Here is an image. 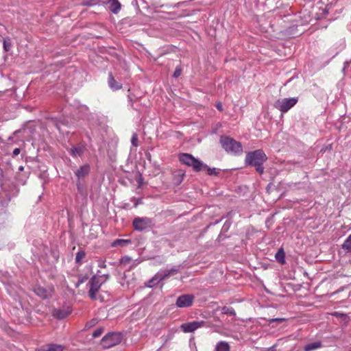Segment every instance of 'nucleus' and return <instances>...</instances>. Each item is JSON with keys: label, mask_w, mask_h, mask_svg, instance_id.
<instances>
[{"label": "nucleus", "mask_w": 351, "mask_h": 351, "mask_svg": "<svg viewBox=\"0 0 351 351\" xmlns=\"http://www.w3.org/2000/svg\"><path fill=\"white\" fill-rule=\"evenodd\" d=\"M86 256V253L84 251H79L77 254H76V256H75V261L78 264H81L83 259L85 258Z\"/></svg>", "instance_id": "obj_22"}, {"label": "nucleus", "mask_w": 351, "mask_h": 351, "mask_svg": "<svg viewBox=\"0 0 351 351\" xmlns=\"http://www.w3.org/2000/svg\"><path fill=\"white\" fill-rule=\"evenodd\" d=\"M84 5H88V3H84Z\"/></svg>", "instance_id": "obj_37"}, {"label": "nucleus", "mask_w": 351, "mask_h": 351, "mask_svg": "<svg viewBox=\"0 0 351 351\" xmlns=\"http://www.w3.org/2000/svg\"><path fill=\"white\" fill-rule=\"evenodd\" d=\"M88 279V277L86 276H81L79 278L78 281L77 282V287H78L80 285L84 283L86 280Z\"/></svg>", "instance_id": "obj_29"}, {"label": "nucleus", "mask_w": 351, "mask_h": 351, "mask_svg": "<svg viewBox=\"0 0 351 351\" xmlns=\"http://www.w3.org/2000/svg\"><path fill=\"white\" fill-rule=\"evenodd\" d=\"M108 278V276H93L90 278L89 281L90 289L88 291V294L91 299H96L97 293L99 290L102 284L107 280Z\"/></svg>", "instance_id": "obj_4"}, {"label": "nucleus", "mask_w": 351, "mask_h": 351, "mask_svg": "<svg viewBox=\"0 0 351 351\" xmlns=\"http://www.w3.org/2000/svg\"><path fill=\"white\" fill-rule=\"evenodd\" d=\"M71 308L69 306L63 308L55 309L53 312V315L58 319H63L70 315Z\"/></svg>", "instance_id": "obj_10"}, {"label": "nucleus", "mask_w": 351, "mask_h": 351, "mask_svg": "<svg viewBox=\"0 0 351 351\" xmlns=\"http://www.w3.org/2000/svg\"><path fill=\"white\" fill-rule=\"evenodd\" d=\"M138 135H137V134L134 133L132 134V136L131 138V143L132 144L133 146L136 147L138 146Z\"/></svg>", "instance_id": "obj_26"}, {"label": "nucleus", "mask_w": 351, "mask_h": 351, "mask_svg": "<svg viewBox=\"0 0 351 351\" xmlns=\"http://www.w3.org/2000/svg\"><path fill=\"white\" fill-rule=\"evenodd\" d=\"M274 321V319H273ZM282 319H275V321H281Z\"/></svg>", "instance_id": "obj_36"}, {"label": "nucleus", "mask_w": 351, "mask_h": 351, "mask_svg": "<svg viewBox=\"0 0 351 351\" xmlns=\"http://www.w3.org/2000/svg\"><path fill=\"white\" fill-rule=\"evenodd\" d=\"M109 2L110 3V10L114 13L117 14L119 10H121V3L118 0H109Z\"/></svg>", "instance_id": "obj_19"}, {"label": "nucleus", "mask_w": 351, "mask_h": 351, "mask_svg": "<svg viewBox=\"0 0 351 351\" xmlns=\"http://www.w3.org/2000/svg\"><path fill=\"white\" fill-rule=\"evenodd\" d=\"M178 159L182 164L192 167L195 171H200L203 169L204 163L190 154L181 153L178 155Z\"/></svg>", "instance_id": "obj_3"}, {"label": "nucleus", "mask_w": 351, "mask_h": 351, "mask_svg": "<svg viewBox=\"0 0 351 351\" xmlns=\"http://www.w3.org/2000/svg\"><path fill=\"white\" fill-rule=\"evenodd\" d=\"M90 170V167L88 165H84L81 167L76 172V176L80 179L84 178L86 176Z\"/></svg>", "instance_id": "obj_18"}, {"label": "nucleus", "mask_w": 351, "mask_h": 351, "mask_svg": "<svg viewBox=\"0 0 351 351\" xmlns=\"http://www.w3.org/2000/svg\"><path fill=\"white\" fill-rule=\"evenodd\" d=\"M130 241L129 240L125 239H117L113 242V246H123L125 244L129 243Z\"/></svg>", "instance_id": "obj_25"}, {"label": "nucleus", "mask_w": 351, "mask_h": 351, "mask_svg": "<svg viewBox=\"0 0 351 351\" xmlns=\"http://www.w3.org/2000/svg\"><path fill=\"white\" fill-rule=\"evenodd\" d=\"M220 143L222 147L228 152L234 155H241L243 153V147L241 143L229 136H221Z\"/></svg>", "instance_id": "obj_2"}, {"label": "nucleus", "mask_w": 351, "mask_h": 351, "mask_svg": "<svg viewBox=\"0 0 351 351\" xmlns=\"http://www.w3.org/2000/svg\"><path fill=\"white\" fill-rule=\"evenodd\" d=\"M36 293L41 297H45V291L40 288L37 289Z\"/></svg>", "instance_id": "obj_31"}, {"label": "nucleus", "mask_w": 351, "mask_h": 351, "mask_svg": "<svg viewBox=\"0 0 351 351\" xmlns=\"http://www.w3.org/2000/svg\"><path fill=\"white\" fill-rule=\"evenodd\" d=\"M217 109H219V110H221V109H222V108H221V105L220 104H217Z\"/></svg>", "instance_id": "obj_34"}, {"label": "nucleus", "mask_w": 351, "mask_h": 351, "mask_svg": "<svg viewBox=\"0 0 351 351\" xmlns=\"http://www.w3.org/2000/svg\"><path fill=\"white\" fill-rule=\"evenodd\" d=\"M122 339V336L119 333L112 332L104 336L102 339V343L105 348H111L119 344Z\"/></svg>", "instance_id": "obj_6"}, {"label": "nucleus", "mask_w": 351, "mask_h": 351, "mask_svg": "<svg viewBox=\"0 0 351 351\" xmlns=\"http://www.w3.org/2000/svg\"><path fill=\"white\" fill-rule=\"evenodd\" d=\"M205 326H207V324L204 321H193L182 324L180 326V328L184 332L188 333L193 332L196 330Z\"/></svg>", "instance_id": "obj_7"}, {"label": "nucleus", "mask_w": 351, "mask_h": 351, "mask_svg": "<svg viewBox=\"0 0 351 351\" xmlns=\"http://www.w3.org/2000/svg\"><path fill=\"white\" fill-rule=\"evenodd\" d=\"M179 267H173L170 269L167 270H161L158 271L160 274V278L162 280H165L171 276L175 275L179 272Z\"/></svg>", "instance_id": "obj_11"}, {"label": "nucleus", "mask_w": 351, "mask_h": 351, "mask_svg": "<svg viewBox=\"0 0 351 351\" xmlns=\"http://www.w3.org/2000/svg\"><path fill=\"white\" fill-rule=\"evenodd\" d=\"M348 351H351V350H348Z\"/></svg>", "instance_id": "obj_38"}, {"label": "nucleus", "mask_w": 351, "mask_h": 351, "mask_svg": "<svg viewBox=\"0 0 351 351\" xmlns=\"http://www.w3.org/2000/svg\"><path fill=\"white\" fill-rule=\"evenodd\" d=\"M323 347L322 343L320 341H315L308 343L304 347V351H313Z\"/></svg>", "instance_id": "obj_14"}, {"label": "nucleus", "mask_w": 351, "mask_h": 351, "mask_svg": "<svg viewBox=\"0 0 351 351\" xmlns=\"http://www.w3.org/2000/svg\"><path fill=\"white\" fill-rule=\"evenodd\" d=\"M12 47V43L8 37L3 39V49L5 51H9Z\"/></svg>", "instance_id": "obj_24"}, {"label": "nucleus", "mask_w": 351, "mask_h": 351, "mask_svg": "<svg viewBox=\"0 0 351 351\" xmlns=\"http://www.w3.org/2000/svg\"><path fill=\"white\" fill-rule=\"evenodd\" d=\"M132 224L135 230L142 231L150 228L153 224V221L152 219L148 217H136Z\"/></svg>", "instance_id": "obj_8"}, {"label": "nucleus", "mask_w": 351, "mask_h": 351, "mask_svg": "<svg viewBox=\"0 0 351 351\" xmlns=\"http://www.w3.org/2000/svg\"><path fill=\"white\" fill-rule=\"evenodd\" d=\"M84 150V147L82 145H79L77 147H73L69 149V154L73 157H77L81 156Z\"/></svg>", "instance_id": "obj_17"}, {"label": "nucleus", "mask_w": 351, "mask_h": 351, "mask_svg": "<svg viewBox=\"0 0 351 351\" xmlns=\"http://www.w3.org/2000/svg\"><path fill=\"white\" fill-rule=\"evenodd\" d=\"M64 347L58 344H47L40 347L38 351H63Z\"/></svg>", "instance_id": "obj_12"}, {"label": "nucleus", "mask_w": 351, "mask_h": 351, "mask_svg": "<svg viewBox=\"0 0 351 351\" xmlns=\"http://www.w3.org/2000/svg\"><path fill=\"white\" fill-rule=\"evenodd\" d=\"M21 153V149L19 148H15L13 150L12 155L13 156H16Z\"/></svg>", "instance_id": "obj_33"}, {"label": "nucleus", "mask_w": 351, "mask_h": 351, "mask_svg": "<svg viewBox=\"0 0 351 351\" xmlns=\"http://www.w3.org/2000/svg\"><path fill=\"white\" fill-rule=\"evenodd\" d=\"M203 169H206L209 175H215L217 173L216 169H215V168L211 169V168L208 167L206 165L204 164Z\"/></svg>", "instance_id": "obj_27"}, {"label": "nucleus", "mask_w": 351, "mask_h": 351, "mask_svg": "<svg viewBox=\"0 0 351 351\" xmlns=\"http://www.w3.org/2000/svg\"><path fill=\"white\" fill-rule=\"evenodd\" d=\"M131 258L129 256H124L121 259V263L123 265H126L130 263Z\"/></svg>", "instance_id": "obj_30"}, {"label": "nucleus", "mask_w": 351, "mask_h": 351, "mask_svg": "<svg viewBox=\"0 0 351 351\" xmlns=\"http://www.w3.org/2000/svg\"><path fill=\"white\" fill-rule=\"evenodd\" d=\"M298 101V97L284 98L276 101L274 107L282 113L288 112Z\"/></svg>", "instance_id": "obj_5"}, {"label": "nucleus", "mask_w": 351, "mask_h": 351, "mask_svg": "<svg viewBox=\"0 0 351 351\" xmlns=\"http://www.w3.org/2000/svg\"><path fill=\"white\" fill-rule=\"evenodd\" d=\"M267 157L261 149L248 152L245 157V163L248 165L254 166L256 170L262 174L264 171L263 163L267 160Z\"/></svg>", "instance_id": "obj_1"}, {"label": "nucleus", "mask_w": 351, "mask_h": 351, "mask_svg": "<svg viewBox=\"0 0 351 351\" xmlns=\"http://www.w3.org/2000/svg\"><path fill=\"white\" fill-rule=\"evenodd\" d=\"M108 85L110 87V88L113 90H117L121 88L122 85L119 83H118L114 77L112 76V73L109 74L108 77Z\"/></svg>", "instance_id": "obj_13"}, {"label": "nucleus", "mask_w": 351, "mask_h": 351, "mask_svg": "<svg viewBox=\"0 0 351 351\" xmlns=\"http://www.w3.org/2000/svg\"><path fill=\"white\" fill-rule=\"evenodd\" d=\"M221 312L223 314H226V315H236L235 311L234 310V308L232 307L224 306L222 308Z\"/></svg>", "instance_id": "obj_23"}, {"label": "nucleus", "mask_w": 351, "mask_h": 351, "mask_svg": "<svg viewBox=\"0 0 351 351\" xmlns=\"http://www.w3.org/2000/svg\"><path fill=\"white\" fill-rule=\"evenodd\" d=\"M194 299L192 294H183L177 298L176 305L178 308H188L192 306Z\"/></svg>", "instance_id": "obj_9"}, {"label": "nucleus", "mask_w": 351, "mask_h": 351, "mask_svg": "<svg viewBox=\"0 0 351 351\" xmlns=\"http://www.w3.org/2000/svg\"><path fill=\"white\" fill-rule=\"evenodd\" d=\"M23 169H24V167H23V166H20V167H19V170L20 171H23Z\"/></svg>", "instance_id": "obj_35"}, {"label": "nucleus", "mask_w": 351, "mask_h": 351, "mask_svg": "<svg viewBox=\"0 0 351 351\" xmlns=\"http://www.w3.org/2000/svg\"><path fill=\"white\" fill-rule=\"evenodd\" d=\"M342 249L348 252H351V234L342 244Z\"/></svg>", "instance_id": "obj_20"}, {"label": "nucleus", "mask_w": 351, "mask_h": 351, "mask_svg": "<svg viewBox=\"0 0 351 351\" xmlns=\"http://www.w3.org/2000/svg\"><path fill=\"white\" fill-rule=\"evenodd\" d=\"M276 259L278 262H279L281 264H284L285 263V252L282 248L278 250L277 253L276 254Z\"/></svg>", "instance_id": "obj_21"}, {"label": "nucleus", "mask_w": 351, "mask_h": 351, "mask_svg": "<svg viewBox=\"0 0 351 351\" xmlns=\"http://www.w3.org/2000/svg\"><path fill=\"white\" fill-rule=\"evenodd\" d=\"M102 332H103L102 328H97L93 332V336L94 337H98L102 334Z\"/></svg>", "instance_id": "obj_28"}, {"label": "nucleus", "mask_w": 351, "mask_h": 351, "mask_svg": "<svg viewBox=\"0 0 351 351\" xmlns=\"http://www.w3.org/2000/svg\"><path fill=\"white\" fill-rule=\"evenodd\" d=\"M181 75V69H176L174 71L173 76L175 77H178Z\"/></svg>", "instance_id": "obj_32"}, {"label": "nucleus", "mask_w": 351, "mask_h": 351, "mask_svg": "<svg viewBox=\"0 0 351 351\" xmlns=\"http://www.w3.org/2000/svg\"><path fill=\"white\" fill-rule=\"evenodd\" d=\"M215 351H230V346L228 342L221 341L216 344Z\"/></svg>", "instance_id": "obj_16"}, {"label": "nucleus", "mask_w": 351, "mask_h": 351, "mask_svg": "<svg viewBox=\"0 0 351 351\" xmlns=\"http://www.w3.org/2000/svg\"><path fill=\"white\" fill-rule=\"evenodd\" d=\"M160 274H161L158 272L154 277H152L145 283V285L147 287H153L155 285H156L160 281L163 280L162 278H160Z\"/></svg>", "instance_id": "obj_15"}]
</instances>
